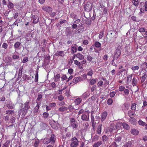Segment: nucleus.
<instances>
[{"label":"nucleus","mask_w":147,"mask_h":147,"mask_svg":"<svg viewBox=\"0 0 147 147\" xmlns=\"http://www.w3.org/2000/svg\"><path fill=\"white\" fill-rule=\"evenodd\" d=\"M29 103V100H27L24 103V106L23 110L21 109L19 111V113L21 114L22 113V114L24 115L27 112L28 109L30 108Z\"/></svg>","instance_id":"obj_1"},{"label":"nucleus","mask_w":147,"mask_h":147,"mask_svg":"<svg viewBox=\"0 0 147 147\" xmlns=\"http://www.w3.org/2000/svg\"><path fill=\"white\" fill-rule=\"evenodd\" d=\"M90 112L89 111H86L82 115L81 119L83 121H87L89 120V114Z\"/></svg>","instance_id":"obj_2"},{"label":"nucleus","mask_w":147,"mask_h":147,"mask_svg":"<svg viewBox=\"0 0 147 147\" xmlns=\"http://www.w3.org/2000/svg\"><path fill=\"white\" fill-rule=\"evenodd\" d=\"M122 49L121 47V46H118L115 51V54L114 57H115L116 59H117L121 53V50Z\"/></svg>","instance_id":"obj_3"},{"label":"nucleus","mask_w":147,"mask_h":147,"mask_svg":"<svg viewBox=\"0 0 147 147\" xmlns=\"http://www.w3.org/2000/svg\"><path fill=\"white\" fill-rule=\"evenodd\" d=\"M70 125L73 128L76 129L78 126L77 122L73 118H71L70 119Z\"/></svg>","instance_id":"obj_4"},{"label":"nucleus","mask_w":147,"mask_h":147,"mask_svg":"<svg viewBox=\"0 0 147 147\" xmlns=\"http://www.w3.org/2000/svg\"><path fill=\"white\" fill-rule=\"evenodd\" d=\"M72 141L70 144L71 147H76L78 145V141L76 137L72 138L71 139Z\"/></svg>","instance_id":"obj_5"},{"label":"nucleus","mask_w":147,"mask_h":147,"mask_svg":"<svg viewBox=\"0 0 147 147\" xmlns=\"http://www.w3.org/2000/svg\"><path fill=\"white\" fill-rule=\"evenodd\" d=\"M92 4L89 2H87L84 6V9L87 11H90L92 8Z\"/></svg>","instance_id":"obj_6"},{"label":"nucleus","mask_w":147,"mask_h":147,"mask_svg":"<svg viewBox=\"0 0 147 147\" xmlns=\"http://www.w3.org/2000/svg\"><path fill=\"white\" fill-rule=\"evenodd\" d=\"M138 82L137 80L135 77L133 78L131 82V84L133 86H137V90L135 92L138 91L139 90L138 86H137V84Z\"/></svg>","instance_id":"obj_7"},{"label":"nucleus","mask_w":147,"mask_h":147,"mask_svg":"<svg viewBox=\"0 0 147 147\" xmlns=\"http://www.w3.org/2000/svg\"><path fill=\"white\" fill-rule=\"evenodd\" d=\"M107 115V113L106 111H104L101 113L100 119L102 121H103L105 120Z\"/></svg>","instance_id":"obj_8"},{"label":"nucleus","mask_w":147,"mask_h":147,"mask_svg":"<svg viewBox=\"0 0 147 147\" xmlns=\"http://www.w3.org/2000/svg\"><path fill=\"white\" fill-rule=\"evenodd\" d=\"M42 9L47 12H50L52 11V8L48 6H43L42 7Z\"/></svg>","instance_id":"obj_9"},{"label":"nucleus","mask_w":147,"mask_h":147,"mask_svg":"<svg viewBox=\"0 0 147 147\" xmlns=\"http://www.w3.org/2000/svg\"><path fill=\"white\" fill-rule=\"evenodd\" d=\"M77 46L76 45H74L71 46V53L74 54L77 52Z\"/></svg>","instance_id":"obj_10"},{"label":"nucleus","mask_w":147,"mask_h":147,"mask_svg":"<svg viewBox=\"0 0 147 147\" xmlns=\"http://www.w3.org/2000/svg\"><path fill=\"white\" fill-rule=\"evenodd\" d=\"M55 56H59L63 57L64 56V51H58L54 54Z\"/></svg>","instance_id":"obj_11"},{"label":"nucleus","mask_w":147,"mask_h":147,"mask_svg":"<svg viewBox=\"0 0 147 147\" xmlns=\"http://www.w3.org/2000/svg\"><path fill=\"white\" fill-rule=\"evenodd\" d=\"M115 124H111L109 127V131L111 133L115 132L114 131L115 130Z\"/></svg>","instance_id":"obj_12"},{"label":"nucleus","mask_w":147,"mask_h":147,"mask_svg":"<svg viewBox=\"0 0 147 147\" xmlns=\"http://www.w3.org/2000/svg\"><path fill=\"white\" fill-rule=\"evenodd\" d=\"M37 103L36 106L34 108V112L35 113H38V109L40 107V105L41 104L40 102H36Z\"/></svg>","instance_id":"obj_13"},{"label":"nucleus","mask_w":147,"mask_h":147,"mask_svg":"<svg viewBox=\"0 0 147 147\" xmlns=\"http://www.w3.org/2000/svg\"><path fill=\"white\" fill-rule=\"evenodd\" d=\"M21 45V43L19 42H17L15 43L14 47L15 48L16 50L20 49L19 47Z\"/></svg>","instance_id":"obj_14"},{"label":"nucleus","mask_w":147,"mask_h":147,"mask_svg":"<svg viewBox=\"0 0 147 147\" xmlns=\"http://www.w3.org/2000/svg\"><path fill=\"white\" fill-rule=\"evenodd\" d=\"M32 38V34L31 33L28 34L26 35V40L28 41L31 40Z\"/></svg>","instance_id":"obj_15"},{"label":"nucleus","mask_w":147,"mask_h":147,"mask_svg":"<svg viewBox=\"0 0 147 147\" xmlns=\"http://www.w3.org/2000/svg\"><path fill=\"white\" fill-rule=\"evenodd\" d=\"M129 121L131 124H135L136 123V120L134 118L131 117L129 119Z\"/></svg>","instance_id":"obj_16"},{"label":"nucleus","mask_w":147,"mask_h":147,"mask_svg":"<svg viewBox=\"0 0 147 147\" xmlns=\"http://www.w3.org/2000/svg\"><path fill=\"white\" fill-rule=\"evenodd\" d=\"M81 79L80 77L78 76L75 78L73 80L72 82L74 84H76Z\"/></svg>","instance_id":"obj_17"},{"label":"nucleus","mask_w":147,"mask_h":147,"mask_svg":"<svg viewBox=\"0 0 147 147\" xmlns=\"http://www.w3.org/2000/svg\"><path fill=\"white\" fill-rule=\"evenodd\" d=\"M40 128L42 129H47V124L44 123H41L40 124Z\"/></svg>","instance_id":"obj_18"},{"label":"nucleus","mask_w":147,"mask_h":147,"mask_svg":"<svg viewBox=\"0 0 147 147\" xmlns=\"http://www.w3.org/2000/svg\"><path fill=\"white\" fill-rule=\"evenodd\" d=\"M22 68H20L19 69V73L18 77V80L20 79L22 77Z\"/></svg>","instance_id":"obj_19"},{"label":"nucleus","mask_w":147,"mask_h":147,"mask_svg":"<svg viewBox=\"0 0 147 147\" xmlns=\"http://www.w3.org/2000/svg\"><path fill=\"white\" fill-rule=\"evenodd\" d=\"M102 144V142L101 141H99L95 143L93 145V147H98Z\"/></svg>","instance_id":"obj_20"},{"label":"nucleus","mask_w":147,"mask_h":147,"mask_svg":"<svg viewBox=\"0 0 147 147\" xmlns=\"http://www.w3.org/2000/svg\"><path fill=\"white\" fill-rule=\"evenodd\" d=\"M102 124H99L98 127L96 130V132L98 134H101L102 129Z\"/></svg>","instance_id":"obj_21"},{"label":"nucleus","mask_w":147,"mask_h":147,"mask_svg":"<svg viewBox=\"0 0 147 147\" xmlns=\"http://www.w3.org/2000/svg\"><path fill=\"white\" fill-rule=\"evenodd\" d=\"M82 99L80 98H78L75 99L74 100V102L75 103L76 105H79L81 102Z\"/></svg>","instance_id":"obj_22"},{"label":"nucleus","mask_w":147,"mask_h":147,"mask_svg":"<svg viewBox=\"0 0 147 147\" xmlns=\"http://www.w3.org/2000/svg\"><path fill=\"white\" fill-rule=\"evenodd\" d=\"M67 108L65 106H62L59 108L58 110L60 112H64L67 111Z\"/></svg>","instance_id":"obj_23"},{"label":"nucleus","mask_w":147,"mask_h":147,"mask_svg":"<svg viewBox=\"0 0 147 147\" xmlns=\"http://www.w3.org/2000/svg\"><path fill=\"white\" fill-rule=\"evenodd\" d=\"M123 128L127 130L129 129L130 127L129 125L126 123H123L122 124Z\"/></svg>","instance_id":"obj_24"},{"label":"nucleus","mask_w":147,"mask_h":147,"mask_svg":"<svg viewBox=\"0 0 147 147\" xmlns=\"http://www.w3.org/2000/svg\"><path fill=\"white\" fill-rule=\"evenodd\" d=\"M131 132L132 134L135 135H138V131L135 129H131Z\"/></svg>","instance_id":"obj_25"},{"label":"nucleus","mask_w":147,"mask_h":147,"mask_svg":"<svg viewBox=\"0 0 147 147\" xmlns=\"http://www.w3.org/2000/svg\"><path fill=\"white\" fill-rule=\"evenodd\" d=\"M76 55H75L76 57L82 60L84 59V56L80 53H78L77 54H76Z\"/></svg>","instance_id":"obj_26"},{"label":"nucleus","mask_w":147,"mask_h":147,"mask_svg":"<svg viewBox=\"0 0 147 147\" xmlns=\"http://www.w3.org/2000/svg\"><path fill=\"white\" fill-rule=\"evenodd\" d=\"M55 136L54 134H52L49 140L51 143H53L55 142Z\"/></svg>","instance_id":"obj_27"},{"label":"nucleus","mask_w":147,"mask_h":147,"mask_svg":"<svg viewBox=\"0 0 147 147\" xmlns=\"http://www.w3.org/2000/svg\"><path fill=\"white\" fill-rule=\"evenodd\" d=\"M42 94L41 92L39 93L38 94V97L36 100V102H37L38 101H40L42 98Z\"/></svg>","instance_id":"obj_28"},{"label":"nucleus","mask_w":147,"mask_h":147,"mask_svg":"<svg viewBox=\"0 0 147 147\" xmlns=\"http://www.w3.org/2000/svg\"><path fill=\"white\" fill-rule=\"evenodd\" d=\"M33 21L34 23V24L37 23L39 20L37 16H35L34 15L33 17Z\"/></svg>","instance_id":"obj_29"},{"label":"nucleus","mask_w":147,"mask_h":147,"mask_svg":"<svg viewBox=\"0 0 147 147\" xmlns=\"http://www.w3.org/2000/svg\"><path fill=\"white\" fill-rule=\"evenodd\" d=\"M97 80V78L93 79L90 80L89 83L91 85H93L96 83Z\"/></svg>","instance_id":"obj_30"},{"label":"nucleus","mask_w":147,"mask_h":147,"mask_svg":"<svg viewBox=\"0 0 147 147\" xmlns=\"http://www.w3.org/2000/svg\"><path fill=\"white\" fill-rule=\"evenodd\" d=\"M132 79V76L129 75L127 76V83L128 84L129 83H130Z\"/></svg>","instance_id":"obj_31"},{"label":"nucleus","mask_w":147,"mask_h":147,"mask_svg":"<svg viewBox=\"0 0 147 147\" xmlns=\"http://www.w3.org/2000/svg\"><path fill=\"white\" fill-rule=\"evenodd\" d=\"M122 123L121 122H117L116 123L115 125V128L117 129H119L122 125Z\"/></svg>","instance_id":"obj_32"},{"label":"nucleus","mask_w":147,"mask_h":147,"mask_svg":"<svg viewBox=\"0 0 147 147\" xmlns=\"http://www.w3.org/2000/svg\"><path fill=\"white\" fill-rule=\"evenodd\" d=\"M127 113L128 115L131 117H132L131 116H133L134 115L135 112L131 110L129 111H128Z\"/></svg>","instance_id":"obj_33"},{"label":"nucleus","mask_w":147,"mask_h":147,"mask_svg":"<svg viewBox=\"0 0 147 147\" xmlns=\"http://www.w3.org/2000/svg\"><path fill=\"white\" fill-rule=\"evenodd\" d=\"M6 114L10 115H12L14 113V111H13L12 110H8L6 112Z\"/></svg>","instance_id":"obj_34"},{"label":"nucleus","mask_w":147,"mask_h":147,"mask_svg":"<svg viewBox=\"0 0 147 147\" xmlns=\"http://www.w3.org/2000/svg\"><path fill=\"white\" fill-rule=\"evenodd\" d=\"M68 109L70 112H72L74 111V110L75 109L74 107L71 105L69 106L67 108V109Z\"/></svg>","instance_id":"obj_35"},{"label":"nucleus","mask_w":147,"mask_h":147,"mask_svg":"<svg viewBox=\"0 0 147 147\" xmlns=\"http://www.w3.org/2000/svg\"><path fill=\"white\" fill-rule=\"evenodd\" d=\"M60 78L59 74H57L56 76H54V79L55 82H57L58 80V79Z\"/></svg>","instance_id":"obj_36"},{"label":"nucleus","mask_w":147,"mask_h":147,"mask_svg":"<svg viewBox=\"0 0 147 147\" xmlns=\"http://www.w3.org/2000/svg\"><path fill=\"white\" fill-rule=\"evenodd\" d=\"M113 102V99L111 98H109L107 101V103L109 105H111Z\"/></svg>","instance_id":"obj_37"},{"label":"nucleus","mask_w":147,"mask_h":147,"mask_svg":"<svg viewBox=\"0 0 147 147\" xmlns=\"http://www.w3.org/2000/svg\"><path fill=\"white\" fill-rule=\"evenodd\" d=\"M13 105H12L11 103H9L7 104L6 105L7 107L9 109H13Z\"/></svg>","instance_id":"obj_38"},{"label":"nucleus","mask_w":147,"mask_h":147,"mask_svg":"<svg viewBox=\"0 0 147 147\" xmlns=\"http://www.w3.org/2000/svg\"><path fill=\"white\" fill-rule=\"evenodd\" d=\"M98 136L97 135H96L92 138V142H95L98 140Z\"/></svg>","instance_id":"obj_39"},{"label":"nucleus","mask_w":147,"mask_h":147,"mask_svg":"<svg viewBox=\"0 0 147 147\" xmlns=\"http://www.w3.org/2000/svg\"><path fill=\"white\" fill-rule=\"evenodd\" d=\"M49 114L47 112H45L42 114V116L44 119H46L49 116Z\"/></svg>","instance_id":"obj_40"},{"label":"nucleus","mask_w":147,"mask_h":147,"mask_svg":"<svg viewBox=\"0 0 147 147\" xmlns=\"http://www.w3.org/2000/svg\"><path fill=\"white\" fill-rule=\"evenodd\" d=\"M139 0H133L132 1L133 4L135 6H138L139 3Z\"/></svg>","instance_id":"obj_41"},{"label":"nucleus","mask_w":147,"mask_h":147,"mask_svg":"<svg viewBox=\"0 0 147 147\" xmlns=\"http://www.w3.org/2000/svg\"><path fill=\"white\" fill-rule=\"evenodd\" d=\"M142 66L143 68V69L146 70V69L147 68V63L146 62H144L142 65Z\"/></svg>","instance_id":"obj_42"},{"label":"nucleus","mask_w":147,"mask_h":147,"mask_svg":"<svg viewBox=\"0 0 147 147\" xmlns=\"http://www.w3.org/2000/svg\"><path fill=\"white\" fill-rule=\"evenodd\" d=\"M102 140L103 142H106L108 140V137L105 135H104L102 137Z\"/></svg>","instance_id":"obj_43"},{"label":"nucleus","mask_w":147,"mask_h":147,"mask_svg":"<svg viewBox=\"0 0 147 147\" xmlns=\"http://www.w3.org/2000/svg\"><path fill=\"white\" fill-rule=\"evenodd\" d=\"M95 45L96 47L97 48L100 47H101V44L98 42H95Z\"/></svg>","instance_id":"obj_44"},{"label":"nucleus","mask_w":147,"mask_h":147,"mask_svg":"<svg viewBox=\"0 0 147 147\" xmlns=\"http://www.w3.org/2000/svg\"><path fill=\"white\" fill-rule=\"evenodd\" d=\"M136 104L134 103L131 105V109L132 110H134L135 111L136 109Z\"/></svg>","instance_id":"obj_45"},{"label":"nucleus","mask_w":147,"mask_h":147,"mask_svg":"<svg viewBox=\"0 0 147 147\" xmlns=\"http://www.w3.org/2000/svg\"><path fill=\"white\" fill-rule=\"evenodd\" d=\"M10 141H7L3 145L2 147H8L9 145Z\"/></svg>","instance_id":"obj_46"},{"label":"nucleus","mask_w":147,"mask_h":147,"mask_svg":"<svg viewBox=\"0 0 147 147\" xmlns=\"http://www.w3.org/2000/svg\"><path fill=\"white\" fill-rule=\"evenodd\" d=\"M7 7L9 8H13L14 7L13 4L11 2H9L7 5Z\"/></svg>","instance_id":"obj_47"},{"label":"nucleus","mask_w":147,"mask_h":147,"mask_svg":"<svg viewBox=\"0 0 147 147\" xmlns=\"http://www.w3.org/2000/svg\"><path fill=\"white\" fill-rule=\"evenodd\" d=\"M15 120V119L14 117H12L10 119V122L12 123L16 124Z\"/></svg>","instance_id":"obj_48"},{"label":"nucleus","mask_w":147,"mask_h":147,"mask_svg":"<svg viewBox=\"0 0 147 147\" xmlns=\"http://www.w3.org/2000/svg\"><path fill=\"white\" fill-rule=\"evenodd\" d=\"M39 143V141L38 140H36L35 142L34 146L35 147H38Z\"/></svg>","instance_id":"obj_49"},{"label":"nucleus","mask_w":147,"mask_h":147,"mask_svg":"<svg viewBox=\"0 0 147 147\" xmlns=\"http://www.w3.org/2000/svg\"><path fill=\"white\" fill-rule=\"evenodd\" d=\"M56 106V104L55 102H52L49 104V107L52 108L55 107Z\"/></svg>","instance_id":"obj_50"},{"label":"nucleus","mask_w":147,"mask_h":147,"mask_svg":"<svg viewBox=\"0 0 147 147\" xmlns=\"http://www.w3.org/2000/svg\"><path fill=\"white\" fill-rule=\"evenodd\" d=\"M109 146L110 147H117V145L115 142H114Z\"/></svg>","instance_id":"obj_51"},{"label":"nucleus","mask_w":147,"mask_h":147,"mask_svg":"<svg viewBox=\"0 0 147 147\" xmlns=\"http://www.w3.org/2000/svg\"><path fill=\"white\" fill-rule=\"evenodd\" d=\"M116 94V92H115L113 91L110 92L109 95L111 97H113L115 96V94Z\"/></svg>","instance_id":"obj_52"},{"label":"nucleus","mask_w":147,"mask_h":147,"mask_svg":"<svg viewBox=\"0 0 147 147\" xmlns=\"http://www.w3.org/2000/svg\"><path fill=\"white\" fill-rule=\"evenodd\" d=\"M115 57H113V59L112 60V61L111 62V63L113 65L115 66V67L117 66V65L115 64V62H114L115 58Z\"/></svg>","instance_id":"obj_53"},{"label":"nucleus","mask_w":147,"mask_h":147,"mask_svg":"<svg viewBox=\"0 0 147 147\" xmlns=\"http://www.w3.org/2000/svg\"><path fill=\"white\" fill-rule=\"evenodd\" d=\"M3 119L6 121H9V119H10V117H9V115H7L4 116V117Z\"/></svg>","instance_id":"obj_54"},{"label":"nucleus","mask_w":147,"mask_h":147,"mask_svg":"<svg viewBox=\"0 0 147 147\" xmlns=\"http://www.w3.org/2000/svg\"><path fill=\"white\" fill-rule=\"evenodd\" d=\"M50 142H51L50 141V140L47 138L45 139L43 141V143H44L45 144H47Z\"/></svg>","instance_id":"obj_55"},{"label":"nucleus","mask_w":147,"mask_h":147,"mask_svg":"<svg viewBox=\"0 0 147 147\" xmlns=\"http://www.w3.org/2000/svg\"><path fill=\"white\" fill-rule=\"evenodd\" d=\"M131 68L133 71L137 70L139 69V66H133Z\"/></svg>","instance_id":"obj_56"},{"label":"nucleus","mask_w":147,"mask_h":147,"mask_svg":"<svg viewBox=\"0 0 147 147\" xmlns=\"http://www.w3.org/2000/svg\"><path fill=\"white\" fill-rule=\"evenodd\" d=\"M38 71L36 72L35 78V81L36 82H37L38 81Z\"/></svg>","instance_id":"obj_57"},{"label":"nucleus","mask_w":147,"mask_h":147,"mask_svg":"<svg viewBox=\"0 0 147 147\" xmlns=\"http://www.w3.org/2000/svg\"><path fill=\"white\" fill-rule=\"evenodd\" d=\"M138 123L140 125H145V123L143 122L141 120H140L138 121Z\"/></svg>","instance_id":"obj_58"},{"label":"nucleus","mask_w":147,"mask_h":147,"mask_svg":"<svg viewBox=\"0 0 147 147\" xmlns=\"http://www.w3.org/2000/svg\"><path fill=\"white\" fill-rule=\"evenodd\" d=\"M28 57H24L22 60V62L23 63H26L28 61Z\"/></svg>","instance_id":"obj_59"},{"label":"nucleus","mask_w":147,"mask_h":147,"mask_svg":"<svg viewBox=\"0 0 147 147\" xmlns=\"http://www.w3.org/2000/svg\"><path fill=\"white\" fill-rule=\"evenodd\" d=\"M125 88V87L124 86H119V90L120 91H124Z\"/></svg>","instance_id":"obj_60"},{"label":"nucleus","mask_w":147,"mask_h":147,"mask_svg":"<svg viewBox=\"0 0 147 147\" xmlns=\"http://www.w3.org/2000/svg\"><path fill=\"white\" fill-rule=\"evenodd\" d=\"M87 60L90 62H91L92 59V57L90 56H88L86 58Z\"/></svg>","instance_id":"obj_61"},{"label":"nucleus","mask_w":147,"mask_h":147,"mask_svg":"<svg viewBox=\"0 0 147 147\" xmlns=\"http://www.w3.org/2000/svg\"><path fill=\"white\" fill-rule=\"evenodd\" d=\"M93 73V71L92 70L89 71L87 73V75L90 76H92Z\"/></svg>","instance_id":"obj_62"},{"label":"nucleus","mask_w":147,"mask_h":147,"mask_svg":"<svg viewBox=\"0 0 147 147\" xmlns=\"http://www.w3.org/2000/svg\"><path fill=\"white\" fill-rule=\"evenodd\" d=\"M7 44L6 43H4L2 45V47L5 49H7Z\"/></svg>","instance_id":"obj_63"},{"label":"nucleus","mask_w":147,"mask_h":147,"mask_svg":"<svg viewBox=\"0 0 147 147\" xmlns=\"http://www.w3.org/2000/svg\"><path fill=\"white\" fill-rule=\"evenodd\" d=\"M145 29L144 28H140L138 30V31L141 32H144L145 31Z\"/></svg>","instance_id":"obj_64"}]
</instances>
